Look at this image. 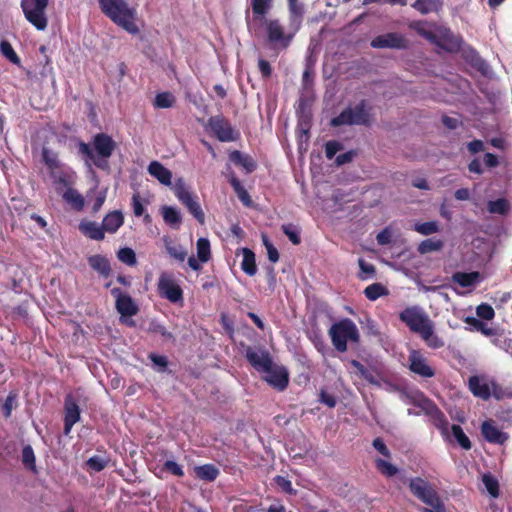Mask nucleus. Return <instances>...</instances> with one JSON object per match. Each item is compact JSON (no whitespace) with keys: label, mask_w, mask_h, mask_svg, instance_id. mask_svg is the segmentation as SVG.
I'll list each match as a JSON object with an SVG mask.
<instances>
[{"label":"nucleus","mask_w":512,"mask_h":512,"mask_svg":"<svg viewBox=\"0 0 512 512\" xmlns=\"http://www.w3.org/2000/svg\"><path fill=\"white\" fill-rule=\"evenodd\" d=\"M290 28L285 30L279 19H265L263 22L266 34V42L275 56L286 50L292 43L296 33L299 31L303 16L304 6L298 0H288Z\"/></svg>","instance_id":"f257e3e1"},{"label":"nucleus","mask_w":512,"mask_h":512,"mask_svg":"<svg viewBox=\"0 0 512 512\" xmlns=\"http://www.w3.org/2000/svg\"><path fill=\"white\" fill-rule=\"evenodd\" d=\"M99 7L113 23L132 35L140 32L136 24L137 11L125 0H98Z\"/></svg>","instance_id":"f03ea898"},{"label":"nucleus","mask_w":512,"mask_h":512,"mask_svg":"<svg viewBox=\"0 0 512 512\" xmlns=\"http://www.w3.org/2000/svg\"><path fill=\"white\" fill-rule=\"evenodd\" d=\"M426 24L425 21H415L410 24V28L418 35L446 52L457 53L461 50L463 44L461 36L455 35L451 29L444 26L437 27V32L427 30L425 28Z\"/></svg>","instance_id":"7ed1b4c3"},{"label":"nucleus","mask_w":512,"mask_h":512,"mask_svg":"<svg viewBox=\"0 0 512 512\" xmlns=\"http://www.w3.org/2000/svg\"><path fill=\"white\" fill-rule=\"evenodd\" d=\"M411 494L428 507H423L422 512H446L445 504L437 490L427 480L414 477L408 481Z\"/></svg>","instance_id":"20e7f679"},{"label":"nucleus","mask_w":512,"mask_h":512,"mask_svg":"<svg viewBox=\"0 0 512 512\" xmlns=\"http://www.w3.org/2000/svg\"><path fill=\"white\" fill-rule=\"evenodd\" d=\"M328 334L334 348L344 353L348 349V342L358 344L360 342V333L356 324L349 318H343L334 323Z\"/></svg>","instance_id":"39448f33"},{"label":"nucleus","mask_w":512,"mask_h":512,"mask_svg":"<svg viewBox=\"0 0 512 512\" xmlns=\"http://www.w3.org/2000/svg\"><path fill=\"white\" fill-rule=\"evenodd\" d=\"M370 114L367 110L365 100H361L355 107L344 109L338 116L332 118L331 125L334 127L342 125H364L370 124Z\"/></svg>","instance_id":"423d86ee"},{"label":"nucleus","mask_w":512,"mask_h":512,"mask_svg":"<svg viewBox=\"0 0 512 512\" xmlns=\"http://www.w3.org/2000/svg\"><path fill=\"white\" fill-rule=\"evenodd\" d=\"M48 6V0H21V8L25 18L37 30H45L48 19L45 10Z\"/></svg>","instance_id":"0eeeda50"},{"label":"nucleus","mask_w":512,"mask_h":512,"mask_svg":"<svg viewBox=\"0 0 512 512\" xmlns=\"http://www.w3.org/2000/svg\"><path fill=\"white\" fill-rule=\"evenodd\" d=\"M208 127L221 142H232L240 138L239 131L223 115L211 116L208 119Z\"/></svg>","instance_id":"6e6552de"},{"label":"nucleus","mask_w":512,"mask_h":512,"mask_svg":"<svg viewBox=\"0 0 512 512\" xmlns=\"http://www.w3.org/2000/svg\"><path fill=\"white\" fill-rule=\"evenodd\" d=\"M157 290L162 298L167 299L171 303L183 302V290L171 273L162 272L160 274L157 283Z\"/></svg>","instance_id":"1a4fd4ad"},{"label":"nucleus","mask_w":512,"mask_h":512,"mask_svg":"<svg viewBox=\"0 0 512 512\" xmlns=\"http://www.w3.org/2000/svg\"><path fill=\"white\" fill-rule=\"evenodd\" d=\"M399 319L406 324L410 331L419 335L432 324L429 317L416 306L407 307L401 311Z\"/></svg>","instance_id":"9d476101"},{"label":"nucleus","mask_w":512,"mask_h":512,"mask_svg":"<svg viewBox=\"0 0 512 512\" xmlns=\"http://www.w3.org/2000/svg\"><path fill=\"white\" fill-rule=\"evenodd\" d=\"M417 405L430 417L432 424L440 431L441 435L444 438H448L449 422L439 407L423 394L422 399Z\"/></svg>","instance_id":"9b49d317"},{"label":"nucleus","mask_w":512,"mask_h":512,"mask_svg":"<svg viewBox=\"0 0 512 512\" xmlns=\"http://www.w3.org/2000/svg\"><path fill=\"white\" fill-rule=\"evenodd\" d=\"M175 195L200 224L205 223V214L198 201V197L195 194H193L185 185H177Z\"/></svg>","instance_id":"f8f14e48"},{"label":"nucleus","mask_w":512,"mask_h":512,"mask_svg":"<svg viewBox=\"0 0 512 512\" xmlns=\"http://www.w3.org/2000/svg\"><path fill=\"white\" fill-rule=\"evenodd\" d=\"M408 362L409 370L421 378H432L436 374L435 369L429 365L428 360L419 350L412 349L409 352Z\"/></svg>","instance_id":"ddd939ff"},{"label":"nucleus","mask_w":512,"mask_h":512,"mask_svg":"<svg viewBox=\"0 0 512 512\" xmlns=\"http://www.w3.org/2000/svg\"><path fill=\"white\" fill-rule=\"evenodd\" d=\"M111 295L115 298V308L121 316L132 317L139 312V307L132 297L120 288H112Z\"/></svg>","instance_id":"4468645a"},{"label":"nucleus","mask_w":512,"mask_h":512,"mask_svg":"<svg viewBox=\"0 0 512 512\" xmlns=\"http://www.w3.org/2000/svg\"><path fill=\"white\" fill-rule=\"evenodd\" d=\"M263 380L273 389L284 391L289 384V373L283 366L272 364L268 371L264 372Z\"/></svg>","instance_id":"2eb2a0df"},{"label":"nucleus","mask_w":512,"mask_h":512,"mask_svg":"<svg viewBox=\"0 0 512 512\" xmlns=\"http://www.w3.org/2000/svg\"><path fill=\"white\" fill-rule=\"evenodd\" d=\"M370 45L371 47L377 49H405L407 48V40L402 34L396 32H389L386 34L378 35L375 38H373Z\"/></svg>","instance_id":"dca6fc26"},{"label":"nucleus","mask_w":512,"mask_h":512,"mask_svg":"<svg viewBox=\"0 0 512 512\" xmlns=\"http://www.w3.org/2000/svg\"><path fill=\"white\" fill-rule=\"evenodd\" d=\"M81 410L71 394L64 399V434L68 435L72 427L80 420Z\"/></svg>","instance_id":"f3484780"},{"label":"nucleus","mask_w":512,"mask_h":512,"mask_svg":"<svg viewBox=\"0 0 512 512\" xmlns=\"http://www.w3.org/2000/svg\"><path fill=\"white\" fill-rule=\"evenodd\" d=\"M245 357L255 370L264 373L271 368L273 364L272 358L267 351H256L251 347L246 349Z\"/></svg>","instance_id":"a211bd4d"},{"label":"nucleus","mask_w":512,"mask_h":512,"mask_svg":"<svg viewBox=\"0 0 512 512\" xmlns=\"http://www.w3.org/2000/svg\"><path fill=\"white\" fill-rule=\"evenodd\" d=\"M483 438L492 444L502 445L508 440V434L500 430L492 419L485 420L481 424Z\"/></svg>","instance_id":"6ab92c4d"},{"label":"nucleus","mask_w":512,"mask_h":512,"mask_svg":"<svg viewBox=\"0 0 512 512\" xmlns=\"http://www.w3.org/2000/svg\"><path fill=\"white\" fill-rule=\"evenodd\" d=\"M116 146V142L108 134L98 133L93 137V149L103 159L109 158Z\"/></svg>","instance_id":"aec40b11"},{"label":"nucleus","mask_w":512,"mask_h":512,"mask_svg":"<svg viewBox=\"0 0 512 512\" xmlns=\"http://www.w3.org/2000/svg\"><path fill=\"white\" fill-rule=\"evenodd\" d=\"M468 388L477 398L487 401L491 397V383H487L482 376L473 375L468 379Z\"/></svg>","instance_id":"412c9836"},{"label":"nucleus","mask_w":512,"mask_h":512,"mask_svg":"<svg viewBox=\"0 0 512 512\" xmlns=\"http://www.w3.org/2000/svg\"><path fill=\"white\" fill-rule=\"evenodd\" d=\"M89 266L96 272H98L102 277L107 278L111 274V265L109 260L101 255L95 254L88 257Z\"/></svg>","instance_id":"4be33fe9"},{"label":"nucleus","mask_w":512,"mask_h":512,"mask_svg":"<svg viewBox=\"0 0 512 512\" xmlns=\"http://www.w3.org/2000/svg\"><path fill=\"white\" fill-rule=\"evenodd\" d=\"M124 223V217L121 211L115 210L106 214L102 221V227L105 232L115 233Z\"/></svg>","instance_id":"5701e85b"},{"label":"nucleus","mask_w":512,"mask_h":512,"mask_svg":"<svg viewBox=\"0 0 512 512\" xmlns=\"http://www.w3.org/2000/svg\"><path fill=\"white\" fill-rule=\"evenodd\" d=\"M79 229L85 236L89 237L92 240L101 241L105 237V231L102 225L99 226L94 221L82 222L79 225Z\"/></svg>","instance_id":"b1692460"},{"label":"nucleus","mask_w":512,"mask_h":512,"mask_svg":"<svg viewBox=\"0 0 512 512\" xmlns=\"http://www.w3.org/2000/svg\"><path fill=\"white\" fill-rule=\"evenodd\" d=\"M148 172L164 185L171 184L172 174L161 162H150Z\"/></svg>","instance_id":"393cba45"},{"label":"nucleus","mask_w":512,"mask_h":512,"mask_svg":"<svg viewBox=\"0 0 512 512\" xmlns=\"http://www.w3.org/2000/svg\"><path fill=\"white\" fill-rule=\"evenodd\" d=\"M480 279L478 271L473 272H455L452 275V281L459 284L463 288H468L475 285Z\"/></svg>","instance_id":"a878e982"},{"label":"nucleus","mask_w":512,"mask_h":512,"mask_svg":"<svg viewBox=\"0 0 512 512\" xmlns=\"http://www.w3.org/2000/svg\"><path fill=\"white\" fill-rule=\"evenodd\" d=\"M229 183L231 184L234 192L236 193L238 199L243 203V205L246 207H251L252 199L234 173L229 176Z\"/></svg>","instance_id":"bb28decb"},{"label":"nucleus","mask_w":512,"mask_h":512,"mask_svg":"<svg viewBox=\"0 0 512 512\" xmlns=\"http://www.w3.org/2000/svg\"><path fill=\"white\" fill-rule=\"evenodd\" d=\"M161 214L164 222L171 228L178 229L182 223L180 212L172 206H163Z\"/></svg>","instance_id":"cd10ccee"},{"label":"nucleus","mask_w":512,"mask_h":512,"mask_svg":"<svg viewBox=\"0 0 512 512\" xmlns=\"http://www.w3.org/2000/svg\"><path fill=\"white\" fill-rule=\"evenodd\" d=\"M243 260L241 269L249 276H254L257 272L255 253L249 248H243Z\"/></svg>","instance_id":"c85d7f7f"},{"label":"nucleus","mask_w":512,"mask_h":512,"mask_svg":"<svg viewBox=\"0 0 512 512\" xmlns=\"http://www.w3.org/2000/svg\"><path fill=\"white\" fill-rule=\"evenodd\" d=\"M412 7L422 15H426L441 10L442 2L440 0H416Z\"/></svg>","instance_id":"c756f323"},{"label":"nucleus","mask_w":512,"mask_h":512,"mask_svg":"<svg viewBox=\"0 0 512 512\" xmlns=\"http://www.w3.org/2000/svg\"><path fill=\"white\" fill-rule=\"evenodd\" d=\"M420 337L431 349H439L444 346V341L434 332L433 323L420 334Z\"/></svg>","instance_id":"7c9ffc66"},{"label":"nucleus","mask_w":512,"mask_h":512,"mask_svg":"<svg viewBox=\"0 0 512 512\" xmlns=\"http://www.w3.org/2000/svg\"><path fill=\"white\" fill-rule=\"evenodd\" d=\"M194 471L197 478L208 482L214 481L219 475L218 468L213 464L196 466Z\"/></svg>","instance_id":"2f4dec72"},{"label":"nucleus","mask_w":512,"mask_h":512,"mask_svg":"<svg viewBox=\"0 0 512 512\" xmlns=\"http://www.w3.org/2000/svg\"><path fill=\"white\" fill-rule=\"evenodd\" d=\"M63 198L65 201L70 203L72 207L77 211H81L84 207L85 202L83 196L73 188H68L64 192Z\"/></svg>","instance_id":"473e14b6"},{"label":"nucleus","mask_w":512,"mask_h":512,"mask_svg":"<svg viewBox=\"0 0 512 512\" xmlns=\"http://www.w3.org/2000/svg\"><path fill=\"white\" fill-rule=\"evenodd\" d=\"M175 103V96L171 92L166 91L160 92L155 96L153 105L155 108L166 109L173 107Z\"/></svg>","instance_id":"72a5a7b5"},{"label":"nucleus","mask_w":512,"mask_h":512,"mask_svg":"<svg viewBox=\"0 0 512 512\" xmlns=\"http://www.w3.org/2000/svg\"><path fill=\"white\" fill-rule=\"evenodd\" d=\"M165 249L168 255L179 262H183L187 256V252L180 244H174L172 241L165 239Z\"/></svg>","instance_id":"f704fd0d"},{"label":"nucleus","mask_w":512,"mask_h":512,"mask_svg":"<svg viewBox=\"0 0 512 512\" xmlns=\"http://www.w3.org/2000/svg\"><path fill=\"white\" fill-rule=\"evenodd\" d=\"M388 294V290L381 283H373L364 289V295L370 301H375Z\"/></svg>","instance_id":"c9c22d12"},{"label":"nucleus","mask_w":512,"mask_h":512,"mask_svg":"<svg viewBox=\"0 0 512 512\" xmlns=\"http://www.w3.org/2000/svg\"><path fill=\"white\" fill-rule=\"evenodd\" d=\"M464 321L466 324L470 325L473 328V330L481 332L485 336L495 335V330L493 328L488 327L487 324H485L478 318L469 316L466 317Z\"/></svg>","instance_id":"e433bc0d"},{"label":"nucleus","mask_w":512,"mask_h":512,"mask_svg":"<svg viewBox=\"0 0 512 512\" xmlns=\"http://www.w3.org/2000/svg\"><path fill=\"white\" fill-rule=\"evenodd\" d=\"M451 432L461 448H463L464 450H470L472 448V443L468 436L464 433L461 426L453 424L451 426Z\"/></svg>","instance_id":"4c0bfd02"},{"label":"nucleus","mask_w":512,"mask_h":512,"mask_svg":"<svg viewBox=\"0 0 512 512\" xmlns=\"http://www.w3.org/2000/svg\"><path fill=\"white\" fill-rule=\"evenodd\" d=\"M197 257L200 262L206 263L211 258L210 242L207 238H199L196 243Z\"/></svg>","instance_id":"58836bf2"},{"label":"nucleus","mask_w":512,"mask_h":512,"mask_svg":"<svg viewBox=\"0 0 512 512\" xmlns=\"http://www.w3.org/2000/svg\"><path fill=\"white\" fill-rule=\"evenodd\" d=\"M444 243L440 239H426L423 240L418 246L420 254H427L434 251H439L443 248Z\"/></svg>","instance_id":"ea45409f"},{"label":"nucleus","mask_w":512,"mask_h":512,"mask_svg":"<svg viewBox=\"0 0 512 512\" xmlns=\"http://www.w3.org/2000/svg\"><path fill=\"white\" fill-rule=\"evenodd\" d=\"M375 467L383 476L387 478L394 477L399 471L395 465L381 458H377L375 460Z\"/></svg>","instance_id":"a19ab883"},{"label":"nucleus","mask_w":512,"mask_h":512,"mask_svg":"<svg viewBox=\"0 0 512 512\" xmlns=\"http://www.w3.org/2000/svg\"><path fill=\"white\" fill-rule=\"evenodd\" d=\"M509 209V202L505 198H499L488 202V211L490 213L505 215L509 212Z\"/></svg>","instance_id":"79ce46f5"},{"label":"nucleus","mask_w":512,"mask_h":512,"mask_svg":"<svg viewBox=\"0 0 512 512\" xmlns=\"http://www.w3.org/2000/svg\"><path fill=\"white\" fill-rule=\"evenodd\" d=\"M0 52L2 55L7 58L11 63L15 65H20L21 60L18 54L13 49L11 43L7 40H2L0 42Z\"/></svg>","instance_id":"37998d69"},{"label":"nucleus","mask_w":512,"mask_h":512,"mask_svg":"<svg viewBox=\"0 0 512 512\" xmlns=\"http://www.w3.org/2000/svg\"><path fill=\"white\" fill-rule=\"evenodd\" d=\"M349 365L354 369V372L361 378L365 379L366 381L370 383H374V376L369 371L367 367H365L361 362L358 360L352 359L349 361Z\"/></svg>","instance_id":"c03bdc74"},{"label":"nucleus","mask_w":512,"mask_h":512,"mask_svg":"<svg viewBox=\"0 0 512 512\" xmlns=\"http://www.w3.org/2000/svg\"><path fill=\"white\" fill-rule=\"evenodd\" d=\"M254 18L265 16L271 8L272 0H251Z\"/></svg>","instance_id":"a18cd8bd"},{"label":"nucleus","mask_w":512,"mask_h":512,"mask_svg":"<svg viewBox=\"0 0 512 512\" xmlns=\"http://www.w3.org/2000/svg\"><path fill=\"white\" fill-rule=\"evenodd\" d=\"M482 482L487 490V492L494 498L499 496V483L498 480L491 475L490 473H486L482 476Z\"/></svg>","instance_id":"49530a36"},{"label":"nucleus","mask_w":512,"mask_h":512,"mask_svg":"<svg viewBox=\"0 0 512 512\" xmlns=\"http://www.w3.org/2000/svg\"><path fill=\"white\" fill-rule=\"evenodd\" d=\"M491 396L496 400L512 399V389L505 388L497 382L491 381Z\"/></svg>","instance_id":"de8ad7c7"},{"label":"nucleus","mask_w":512,"mask_h":512,"mask_svg":"<svg viewBox=\"0 0 512 512\" xmlns=\"http://www.w3.org/2000/svg\"><path fill=\"white\" fill-rule=\"evenodd\" d=\"M117 257L122 263L128 266H135L137 264L136 254L134 250L129 247L119 249Z\"/></svg>","instance_id":"09e8293b"},{"label":"nucleus","mask_w":512,"mask_h":512,"mask_svg":"<svg viewBox=\"0 0 512 512\" xmlns=\"http://www.w3.org/2000/svg\"><path fill=\"white\" fill-rule=\"evenodd\" d=\"M414 230L422 235H431L439 231V225L436 221L417 223Z\"/></svg>","instance_id":"8fccbe9b"},{"label":"nucleus","mask_w":512,"mask_h":512,"mask_svg":"<svg viewBox=\"0 0 512 512\" xmlns=\"http://www.w3.org/2000/svg\"><path fill=\"white\" fill-rule=\"evenodd\" d=\"M283 233L289 238V240L294 244L298 245L301 242L300 231L294 224H283L282 225Z\"/></svg>","instance_id":"3c124183"},{"label":"nucleus","mask_w":512,"mask_h":512,"mask_svg":"<svg viewBox=\"0 0 512 512\" xmlns=\"http://www.w3.org/2000/svg\"><path fill=\"white\" fill-rule=\"evenodd\" d=\"M273 480L281 491L289 495H296L297 491L293 488L292 482L288 478L277 475Z\"/></svg>","instance_id":"603ef678"},{"label":"nucleus","mask_w":512,"mask_h":512,"mask_svg":"<svg viewBox=\"0 0 512 512\" xmlns=\"http://www.w3.org/2000/svg\"><path fill=\"white\" fill-rule=\"evenodd\" d=\"M358 265L360 268V279L366 280L368 278H372L375 275L376 269L374 265L367 263L364 259L360 258L358 260Z\"/></svg>","instance_id":"864d4df0"},{"label":"nucleus","mask_w":512,"mask_h":512,"mask_svg":"<svg viewBox=\"0 0 512 512\" xmlns=\"http://www.w3.org/2000/svg\"><path fill=\"white\" fill-rule=\"evenodd\" d=\"M476 314L483 320L490 321L495 317V311L493 307L487 303H481L476 307Z\"/></svg>","instance_id":"5fc2aeb1"},{"label":"nucleus","mask_w":512,"mask_h":512,"mask_svg":"<svg viewBox=\"0 0 512 512\" xmlns=\"http://www.w3.org/2000/svg\"><path fill=\"white\" fill-rule=\"evenodd\" d=\"M262 242L267 250L268 259L272 263H276L279 260V252L277 248L271 243L268 236L262 234Z\"/></svg>","instance_id":"6e6d98bb"},{"label":"nucleus","mask_w":512,"mask_h":512,"mask_svg":"<svg viewBox=\"0 0 512 512\" xmlns=\"http://www.w3.org/2000/svg\"><path fill=\"white\" fill-rule=\"evenodd\" d=\"M22 462L28 469L35 470V454L30 445L22 449Z\"/></svg>","instance_id":"4d7b16f0"},{"label":"nucleus","mask_w":512,"mask_h":512,"mask_svg":"<svg viewBox=\"0 0 512 512\" xmlns=\"http://www.w3.org/2000/svg\"><path fill=\"white\" fill-rule=\"evenodd\" d=\"M149 360L154 366H157L158 372H164L168 366V358L164 355H158L156 353H150L148 355Z\"/></svg>","instance_id":"13d9d810"},{"label":"nucleus","mask_w":512,"mask_h":512,"mask_svg":"<svg viewBox=\"0 0 512 512\" xmlns=\"http://www.w3.org/2000/svg\"><path fill=\"white\" fill-rule=\"evenodd\" d=\"M344 149L343 144L337 140H330L325 144V154L328 159H332L338 152Z\"/></svg>","instance_id":"bf43d9fd"},{"label":"nucleus","mask_w":512,"mask_h":512,"mask_svg":"<svg viewBox=\"0 0 512 512\" xmlns=\"http://www.w3.org/2000/svg\"><path fill=\"white\" fill-rule=\"evenodd\" d=\"M108 461L100 456H93L87 460V466L96 471L100 472L107 466Z\"/></svg>","instance_id":"052dcab7"},{"label":"nucleus","mask_w":512,"mask_h":512,"mask_svg":"<svg viewBox=\"0 0 512 512\" xmlns=\"http://www.w3.org/2000/svg\"><path fill=\"white\" fill-rule=\"evenodd\" d=\"M463 56L474 67H478L479 64L483 62L479 53L472 47H468L466 50H464Z\"/></svg>","instance_id":"680f3d73"},{"label":"nucleus","mask_w":512,"mask_h":512,"mask_svg":"<svg viewBox=\"0 0 512 512\" xmlns=\"http://www.w3.org/2000/svg\"><path fill=\"white\" fill-rule=\"evenodd\" d=\"M107 196V190L103 189L96 193L93 199L92 212L97 213L103 206Z\"/></svg>","instance_id":"e2e57ef3"},{"label":"nucleus","mask_w":512,"mask_h":512,"mask_svg":"<svg viewBox=\"0 0 512 512\" xmlns=\"http://www.w3.org/2000/svg\"><path fill=\"white\" fill-rule=\"evenodd\" d=\"M163 468L175 476L182 477L184 475V471H183L182 467L175 461H172V460L165 461L163 464Z\"/></svg>","instance_id":"0e129e2a"},{"label":"nucleus","mask_w":512,"mask_h":512,"mask_svg":"<svg viewBox=\"0 0 512 512\" xmlns=\"http://www.w3.org/2000/svg\"><path fill=\"white\" fill-rule=\"evenodd\" d=\"M258 69L263 79H269L272 76L273 69L269 61L259 58Z\"/></svg>","instance_id":"69168bd1"},{"label":"nucleus","mask_w":512,"mask_h":512,"mask_svg":"<svg viewBox=\"0 0 512 512\" xmlns=\"http://www.w3.org/2000/svg\"><path fill=\"white\" fill-rule=\"evenodd\" d=\"M314 80V69L313 66L307 64L302 75V84L304 89H308L312 86Z\"/></svg>","instance_id":"338daca9"},{"label":"nucleus","mask_w":512,"mask_h":512,"mask_svg":"<svg viewBox=\"0 0 512 512\" xmlns=\"http://www.w3.org/2000/svg\"><path fill=\"white\" fill-rule=\"evenodd\" d=\"M372 445L384 457H386V458L391 457V453L382 438H380V437L375 438L372 442Z\"/></svg>","instance_id":"774afa93"}]
</instances>
